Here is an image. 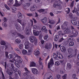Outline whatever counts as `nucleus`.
<instances>
[{"label": "nucleus", "mask_w": 79, "mask_h": 79, "mask_svg": "<svg viewBox=\"0 0 79 79\" xmlns=\"http://www.w3.org/2000/svg\"><path fill=\"white\" fill-rule=\"evenodd\" d=\"M21 4L19 3H18V1H15V5H14V6H21Z\"/></svg>", "instance_id": "obj_18"}, {"label": "nucleus", "mask_w": 79, "mask_h": 79, "mask_svg": "<svg viewBox=\"0 0 79 79\" xmlns=\"http://www.w3.org/2000/svg\"><path fill=\"white\" fill-rule=\"evenodd\" d=\"M30 5H31L30 3H26L23 6L24 9V10H27L26 7L28 8V7H29V6H30Z\"/></svg>", "instance_id": "obj_10"}, {"label": "nucleus", "mask_w": 79, "mask_h": 79, "mask_svg": "<svg viewBox=\"0 0 79 79\" xmlns=\"http://www.w3.org/2000/svg\"><path fill=\"white\" fill-rule=\"evenodd\" d=\"M59 39V36L58 35H55V36L54 41L55 42H57V41Z\"/></svg>", "instance_id": "obj_21"}, {"label": "nucleus", "mask_w": 79, "mask_h": 79, "mask_svg": "<svg viewBox=\"0 0 79 79\" xmlns=\"http://www.w3.org/2000/svg\"><path fill=\"white\" fill-rule=\"evenodd\" d=\"M17 21L20 24H21V22H22V20L21 19H17Z\"/></svg>", "instance_id": "obj_46"}, {"label": "nucleus", "mask_w": 79, "mask_h": 79, "mask_svg": "<svg viewBox=\"0 0 79 79\" xmlns=\"http://www.w3.org/2000/svg\"><path fill=\"white\" fill-rule=\"evenodd\" d=\"M54 64V63H53V59L52 58L50 60V62L48 63V68H50V67L52 66Z\"/></svg>", "instance_id": "obj_6"}, {"label": "nucleus", "mask_w": 79, "mask_h": 79, "mask_svg": "<svg viewBox=\"0 0 79 79\" xmlns=\"http://www.w3.org/2000/svg\"><path fill=\"white\" fill-rule=\"evenodd\" d=\"M33 32L35 35L37 36L39 35V32L38 31H37L35 30H33Z\"/></svg>", "instance_id": "obj_17"}, {"label": "nucleus", "mask_w": 79, "mask_h": 79, "mask_svg": "<svg viewBox=\"0 0 79 79\" xmlns=\"http://www.w3.org/2000/svg\"><path fill=\"white\" fill-rule=\"evenodd\" d=\"M2 79H6L5 77V76H4V74H3V73H2Z\"/></svg>", "instance_id": "obj_63"}, {"label": "nucleus", "mask_w": 79, "mask_h": 79, "mask_svg": "<svg viewBox=\"0 0 79 79\" xmlns=\"http://www.w3.org/2000/svg\"><path fill=\"white\" fill-rule=\"evenodd\" d=\"M22 52L23 55H26V54H27V51L26 50L24 49L23 51H22Z\"/></svg>", "instance_id": "obj_36"}, {"label": "nucleus", "mask_w": 79, "mask_h": 79, "mask_svg": "<svg viewBox=\"0 0 79 79\" xmlns=\"http://www.w3.org/2000/svg\"><path fill=\"white\" fill-rule=\"evenodd\" d=\"M67 29H72L73 30H74V28L73 26H69V27H67Z\"/></svg>", "instance_id": "obj_37"}, {"label": "nucleus", "mask_w": 79, "mask_h": 79, "mask_svg": "<svg viewBox=\"0 0 79 79\" xmlns=\"http://www.w3.org/2000/svg\"><path fill=\"white\" fill-rule=\"evenodd\" d=\"M8 58L9 59H10V60L11 59V58H12V56H11V55H9L8 56Z\"/></svg>", "instance_id": "obj_62"}, {"label": "nucleus", "mask_w": 79, "mask_h": 79, "mask_svg": "<svg viewBox=\"0 0 79 79\" xmlns=\"http://www.w3.org/2000/svg\"><path fill=\"white\" fill-rule=\"evenodd\" d=\"M2 26H3L5 27H7V24L6 23H4V22L2 23Z\"/></svg>", "instance_id": "obj_48"}, {"label": "nucleus", "mask_w": 79, "mask_h": 79, "mask_svg": "<svg viewBox=\"0 0 79 79\" xmlns=\"http://www.w3.org/2000/svg\"><path fill=\"white\" fill-rule=\"evenodd\" d=\"M53 79V77L51 76H49V77L47 78V79Z\"/></svg>", "instance_id": "obj_64"}, {"label": "nucleus", "mask_w": 79, "mask_h": 79, "mask_svg": "<svg viewBox=\"0 0 79 79\" xmlns=\"http://www.w3.org/2000/svg\"><path fill=\"white\" fill-rule=\"evenodd\" d=\"M57 57L59 58V59H63V55H62L61 54H60V55Z\"/></svg>", "instance_id": "obj_40"}, {"label": "nucleus", "mask_w": 79, "mask_h": 79, "mask_svg": "<svg viewBox=\"0 0 79 79\" xmlns=\"http://www.w3.org/2000/svg\"><path fill=\"white\" fill-rule=\"evenodd\" d=\"M56 78L57 79H61V75L59 74L57 75Z\"/></svg>", "instance_id": "obj_47"}, {"label": "nucleus", "mask_w": 79, "mask_h": 79, "mask_svg": "<svg viewBox=\"0 0 79 79\" xmlns=\"http://www.w3.org/2000/svg\"><path fill=\"white\" fill-rule=\"evenodd\" d=\"M14 60L15 61H17V62L20 63H22L23 61V60L21 58V57L17 54L15 56V57L14 58Z\"/></svg>", "instance_id": "obj_1"}, {"label": "nucleus", "mask_w": 79, "mask_h": 79, "mask_svg": "<svg viewBox=\"0 0 79 79\" xmlns=\"http://www.w3.org/2000/svg\"><path fill=\"white\" fill-rule=\"evenodd\" d=\"M49 23L51 24H54L55 23V21L54 20H50L49 21Z\"/></svg>", "instance_id": "obj_29"}, {"label": "nucleus", "mask_w": 79, "mask_h": 79, "mask_svg": "<svg viewBox=\"0 0 79 79\" xmlns=\"http://www.w3.org/2000/svg\"><path fill=\"white\" fill-rule=\"evenodd\" d=\"M74 42H71L69 43V46H70V47H73V45H74Z\"/></svg>", "instance_id": "obj_34"}, {"label": "nucleus", "mask_w": 79, "mask_h": 79, "mask_svg": "<svg viewBox=\"0 0 79 79\" xmlns=\"http://www.w3.org/2000/svg\"><path fill=\"white\" fill-rule=\"evenodd\" d=\"M33 28L34 29H37V25H34L33 26Z\"/></svg>", "instance_id": "obj_57"}, {"label": "nucleus", "mask_w": 79, "mask_h": 79, "mask_svg": "<svg viewBox=\"0 0 79 79\" xmlns=\"http://www.w3.org/2000/svg\"><path fill=\"white\" fill-rule=\"evenodd\" d=\"M76 77V74H74L73 75V79H77V78Z\"/></svg>", "instance_id": "obj_44"}, {"label": "nucleus", "mask_w": 79, "mask_h": 79, "mask_svg": "<svg viewBox=\"0 0 79 79\" xmlns=\"http://www.w3.org/2000/svg\"><path fill=\"white\" fill-rule=\"evenodd\" d=\"M67 67L69 69L71 68V64L69 63H68L67 64Z\"/></svg>", "instance_id": "obj_31"}, {"label": "nucleus", "mask_w": 79, "mask_h": 79, "mask_svg": "<svg viewBox=\"0 0 79 79\" xmlns=\"http://www.w3.org/2000/svg\"><path fill=\"white\" fill-rule=\"evenodd\" d=\"M17 16L19 19H22L23 14L20 13V12H19L17 14Z\"/></svg>", "instance_id": "obj_14"}, {"label": "nucleus", "mask_w": 79, "mask_h": 79, "mask_svg": "<svg viewBox=\"0 0 79 79\" xmlns=\"http://www.w3.org/2000/svg\"><path fill=\"white\" fill-rule=\"evenodd\" d=\"M21 43V40L19 39H17L15 40V43L16 44H18Z\"/></svg>", "instance_id": "obj_25"}, {"label": "nucleus", "mask_w": 79, "mask_h": 79, "mask_svg": "<svg viewBox=\"0 0 79 79\" xmlns=\"http://www.w3.org/2000/svg\"><path fill=\"white\" fill-rule=\"evenodd\" d=\"M72 12L73 13H74L75 12L78 16H79V10H77L75 8H74V10L72 11Z\"/></svg>", "instance_id": "obj_8"}, {"label": "nucleus", "mask_w": 79, "mask_h": 79, "mask_svg": "<svg viewBox=\"0 0 79 79\" xmlns=\"http://www.w3.org/2000/svg\"><path fill=\"white\" fill-rule=\"evenodd\" d=\"M5 8H6V9H7V10H10V8L8 6H7L6 4H5Z\"/></svg>", "instance_id": "obj_49"}, {"label": "nucleus", "mask_w": 79, "mask_h": 79, "mask_svg": "<svg viewBox=\"0 0 79 79\" xmlns=\"http://www.w3.org/2000/svg\"><path fill=\"white\" fill-rule=\"evenodd\" d=\"M73 56H73L72 54H71L68 56L67 57L68 59H70V58H73Z\"/></svg>", "instance_id": "obj_35"}, {"label": "nucleus", "mask_w": 79, "mask_h": 79, "mask_svg": "<svg viewBox=\"0 0 79 79\" xmlns=\"http://www.w3.org/2000/svg\"><path fill=\"white\" fill-rule=\"evenodd\" d=\"M7 4L9 6H10L11 4H13V1L10 0L7 2Z\"/></svg>", "instance_id": "obj_16"}, {"label": "nucleus", "mask_w": 79, "mask_h": 79, "mask_svg": "<svg viewBox=\"0 0 79 79\" xmlns=\"http://www.w3.org/2000/svg\"><path fill=\"white\" fill-rule=\"evenodd\" d=\"M32 71L33 73L34 74H39V71L35 68H33L32 69Z\"/></svg>", "instance_id": "obj_7"}, {"label": "nucleus", "mask_w": 79, "mask_h": 79, "mask_svg": "<svg viewBox=\"0 0 79 79\" xmlns=\"http://www.w3.org/2000/svg\"><path fill=\"white\" fill-rule=\"evenodd\" d=\"M30 64H31L30 65V67H31V66H36V64L34 62H32L30 63Z\"/></svg>", "instance_id": "obj_26"}, {"label": "nucleus", "mask_w": 79, "mask_h": 79, "mask_svg": "<svg viewBox=\"0 0 79 79\" xmlns=\"http://www.w3.org/2000/svg\"><path fill=\"white\" fill-rule=\"evenodd\" d=\"M1 44L3 45H6V42L2 40L1 42Z\"/></svg>", "instance_id": "obj_33"}, {"label": "nucleus", "mask_w": 79, "mask_h": 79, "mask_svg": "<svg viewBox=\"0 0 79 79\" xmlns=\"http://www.w3.org/2000/svg\"><path fill=\"white\" fill-rule=\"evenodd\" d=\"M39 64L40 66H42V67L44 68V66L42 64V62H41V61H39Z\"/></svg>", "instance_id": "obj_43"}, {"label": "nucleus", "mask_w": 79, "mask_h": 79, "mask_svg": "<svg viewBox=\"0 0 79 79\" xmlns=\"http://www.w3.org/2000/svg\"><path fill=\"white\" fill-rule=\"evenodd\" d=\"M74 1H73L71 4L70 7H71V8L73 7V6H74Z\"/></svg>", "instance_id": "obj_42"}, {"label": "nucleus", "mask_w": 79, "mask_h": 79, "mask_svg": "<svg viewBox=\"0 0 79 79\" xmlns=\"http://www.w3.org/2000/svg\"><path fill=\"white\" fill-rule=\"evenodd\" d=\"M27 16H28L31 17V16H32L33 15L32 14V13H28L27 14Z\"/></svg>", "instance_id": "obj_51"}, {"label": "nucleus", "mask_w": 79, "mask_h": 79, "mask_svg": "<svg viewBox=\"0 0 79 79\" xmlns=\"http://www.w3.org/2000/svg\"><path fill=\"white\" fill-rule=\"evenodd\" d=\"M55 64L57 66H59V65H60V62L58 61L56 62Z\"/></svg>", "instance_id": "obj_58"}, {"label": "nucleus", "mask_w": 79, "mask_h": 79, "mask_svg": "<svg viewBox=\"0 0 79 79\" xmlns=\"http://www.w3.org/2000/svg\"><path fill=\"white\" fill-rule=\"evenodd\" d=\"M72 23L74 26H77V22L75 20H73L72 21Z\"/></svg>", "instance_id": "obj_19"}, {"label": "nucleus", "mask_w": 79, "mask_h": 79, "mask_svg": "<svg viewBox=\"0 0 79 79\" xmlns=\"http://www.w3.org/2000/svg\"><path fill=\"white\" fill-rule=\"evenodd\" d=\"M37 6H36V5H34L33 6H32L31 9H30V10L31 11H35L36 9Z\"/></svg>", "instance_id": "obj_9"}, {"label": "nucleus", "mask_w": 79, "mask_h": 79, "mask_svg": "<svg viewBox=\"0 0 79 79\" xmlns=\"http://www.w3.org/2000/svg\"><path fill=\"white\" fill-rule=\"evenodd\" d=\"M48 35H46L44 37V40H47L48 38Z\"/></svg>", "instance_id": "obj_59"}, {"label": "nucleus", "mask_w": 79, "mask_h": 79, "mask_svg": "<svg viewBox=\"0 0 79 79\" xmlns=\"http://www.w3.org/2000/svg\"><path fill=\"white\" fill-rule=\"evenodd\" d=\"M58 35H62V31H60L58 32Z\"/></svg>", "instance_id": "obj_53"}, {"label": "nucleus", "mask_w": 79, "mask_h": 79, "mask_svg": "<svg viewBox=\"0 0 79 79\" xmlns=\"http://www.w3.org/2000/svg\"><path fill=\"white\" fill-rule=\"evenodd\" d=\"M5 56L7 58H8V52H5Z\"/></svg>", "instance_id": "obj_55"}, {"label": "nucleus", "mask_w": 79, "mask_h": 79, "mask_svg": "<svg viewBox=\"0 0 79 79\" xmlns=\"http://www.w3.org/2000/svg\"><path fill=\"white\" fill-rule=\"evenodd\" d=\"M11 9H12L13 11H16V10H17V8H16V7H11Z\"/></svg>", "instance_id": "obj_38"}, {"label": "nucleus", "mask_w": 79, "mask_h": 79, "mask_svg": "<svg viewBox=\"0 0 79 79\" xmlns=\"http://www.w3.org/2000/svg\"><path fill=\"white\" fill-rule=\"evenodd\" d=\"M39 12L40 13H41V12H44V11H45V9H41L39 11Z\"/></svg>", "instance_id": "obj_60"}, {"label": "nucleus", "mask_w": 79, "mask_h": 79, "mask_svg": "<svg viewBox=\"0 0 79 79\" xmlns=\"http://www.w3.org/2000/svg\"><path fill=\"white\" fill-rule=\"evenodd\" d=\"M10 32L11 33L13 36H15L16 35V32L15 31L12 30L10 31Z\"/></svg>", "instance_id": "obj_20"}, {"label": "nucleus", "mask_w": 79, "mask_h": 79, "mask_svg": "<svg viewBox=\"0 0 79 79\" xmlns=\"http://www.w3.org/2000/svg\"><path fill=\"white\" fill-rule=\"evenodd\" d=\"M45 48L46 49H50L51 48V46H50V45H48V44H46Z\"/></svg>", "instance_id": "obj_24"}, {"label": "nucleus", "mask_w": 79, "mask_h": 79, "mask_svg": "<svg viewBox=\"0 0 79 79\" xmlns=\"http://www.w3.org/2000/svg\"><path fill=\"white\" fill-rule=\"evenodd\" d=\"M62 78L63 79H66L67 78V74H65L62 76Z\"/></svg>", "instance_id": "obj_41"}, {"label": "nucleus", "mask_w": 79, "mask_h": 79, "mask_svg": "<svg viewBox=\"0 0 79 79\" xmlns=\"http://www.w3.org/2000/svg\"><path fill=\"white\" fill-rule=\"evenodd\" d=\"M34 54L36 56H38V55H39L40 54V52L38 50H36L35 51Z\"/></svg>", "instance_id": "obj_15"}, {"label": "nucleus", "mask_w": 79, "mask_h": 79, "mask_svg": "<svg viewBox=\"0 0 79 79\" xmlns=\"http://www.w3.org/2000/svg\"><path fill=\"white\" fill-rule=\"evenodd\" d=\"M60 49L62 52H66V48L63 46H61L60 47Z\"/></svg>", "instance_id": "obj_13"}, {"label": "nucleus", "mask_w": 79, "mask_h": 79, "mask_svg": "<svg viewBox=\"0 0 79 79\" xmlns=\"http://www.w3.org/2000/svg\"><path fill=\"white\" fill-rule=\"evenodd\" d=\"M53 6L54 8H60L61 7V3L59 1H56L53 5Z\"/></svg>", "instance_id": "obj_3"}, {"label": "nucleus", "mask_w": 79, "mask_h": 79, "mask_svg": "<svg viewBox=\"0 0 79 79\" xmlns=\"http://www.w3.org/2000/svg\"><path fill=\"white\" fill-rule=\"evenodd\" d=\"M29 73L27 72L23 74L24 76H28V73Z\"/></svg>", "instance_id": "obj_50"}, {"label": "nucleus", "mask_w": 79, "mask_h": 79, "mask_svg": "<svg viewBox=\"0 0 79 79\" xmlns=\"http://www.w3.org/2000/svg\"><path fill=\"white\" fill-rule=\"evenodd\" d=\"M65 31L66 32L67 34H68L70 35H68V37H74V35H72V32H71V30L69 29H68L67 28V29L65 30Z\"/></svg>", "instance_id": "obj_4"}, {"label": "nucleus", "mask_w": 79, "mask_h": 79, "mask_svg": "<svg viewBox=\"0 0 79 79\" xmlns=\"http://www.w3.org/2000/svg\"><path fill=\"white\" fill-rule=\"evenodd\" d=\"M47 19L46 18H44L43 19L41 20V21L43 22V24H44V23H46L47 22Z\"/></svg>", "instance_id": "obj_23"}, {"label": "nucleus", "mask_w": 79, "mask_h": 79, "mask_svg": "<svg viewBox=\"0 0 79 79\" xmlns=\"http://www.w3.org/2000/svg\"><path fill=\"white\" fill-rule=\"evenodd\" d=\"M64 40V39H63V38H62L60 39V40H59V42H62V41H63Z\"/></svg>", "instance_id": "obj_56"}, {"label": "nucleus", "mask_w": 79, "mask_h": 79, "mask_svg": "<svg viewBox=\"0 0 79 79\" xmlns=\"http://www.w3.org/2000/svg\"><path fill=\"white\" fill-rule=\"evenodd\" d=\"M10 69H12V70L13 69L14 73H15L16 72V71H18V69L15 68L13 64H11L10 66Z\"/></svg>", "instance_id": "obj_5"}, {"label": "nucleus", "mask_w": 79, "mask_h": 79, "mask_svg": "<svg viewBox=\"0 0 79 79\" xmlns=\"http://www.w3.org/2000/svg\"><path fill=\"white\" fill-rule=\"evenodd\" d=\"M64 26H66L67 28H68V27H69V26L68 25V23L66 21H65L64 23Z\"/></svg>", "instance_id": "obj_27"}, {"label": "nucleus", "mask_w": 79, "mask_h": 79, "mask_svg": "<svg viewBox=\"0 0 79 79\" xmlns=\"http://www.w3.org/2000/svg\"><path fill=\"white\" fill-rule=\"evenodd\" d=\"M33 49L32 48H28V51L29 53H31L32 52Z\"/></svg>", "instance_id": "obj_39"}, {"label": "nucleus", "mask_w": 79, "mask_h": 79, "mask_svg": "<svg viewBox=\"0 0 79 79\" xmlns=\"http://www.w3.org/2000/svg\"><path fill=\"white\" fill-rule=\"evenodd\" d=\"M24 45H25V48L26 49H28V48L29 47V42H26L24 44Z\"/></svg>", "instance_id": "obj_12"}, {"label": "nucleus", "mask_w": 79, "mask_h": 79, "mask_svg": "<svg viewBox=\"0 0 79 79\" xmlns=\"http://www.w3.org/2000/svg\"><path fill=\"white\" fill-rule=\"evenodd\" d=\"M72 34H73V35H74L75 36H77L78 35V32L75 30H72Z\"/></svg>", "instance_id": "obj_11"}, {"label": "nucleus", "mask_w": 79, "mask_h": 79, "mask_svg": "<svg viewBox=\"0 0 79 79\" xmlns=\"http://www.w3.org/2000/svg\"><path fill=\"white\" fill-rule=\"evenodd\" d=\"M53 57L55 59H56L57 58V56H56V54L55 53L53 54Z\"/></svg>", "instance_id": "obj_45"}, {"label": "nucleus", "mask_w": 79, "mask_h": 79, "mask_svg": "<svg viewBox=\"0 0 79 79\" xmlns=\"http://www.w3.org/2000/svg\"><path fill=\"white\" fill-rule=\"evenodd\" d=\"M24 32L26 35H28L29 33V29H26L25 30Z\"/></svg>", "instance_id": "obj_22"}, {"label": "nucleus", "mask_w": 79, "mask_h": 79, "mask_svg": "<svg viewBox=\"0 0 79 79\" xmlns=\"http://www.w3.org/2000/svg\"><path fill=\"white\" fill-rule=\"evenodd\" d=\"M56 53L57 57L60 55V54H61L59 52H57Z\"/></svg>", "instance_id": "obj_61"}, {"label": "nucleus", "mask_w": 79, "mask_h": 79, "mask_svg": "<svg viewBox=\"0 0 79 79\" xmlns=\"http://www.w3.org/2000/svg\"><path fill=\"white\" fill-rule=\"evenodd\" d=\"M17 35H18V36L20 37L21 39H24V38L25 37L24 36H23V35H22L19 33H17Z\"/></svg>", "instance_id": "obj_28"}, {"label": "nucleus", "mask_w": 79, "mask_h": 79, "mask_svg": "<svg viewBox=\"0 0 79 79\" xmlns=\"http://www.w3.org/2000/svg\"><path fill=\"white\" fill-rule=\"evenodd\" d=\"M18 74L19 75L20 77H21V71H20L19 70H18Z\"/></svg>", "instance_id": "obj_54"}, {"label": "nucleus", "mask_w": 79, "mask_h": 79, "mask_svg": "<svg viewBox=\"0 0 79 79\" xmlns=\"http://www.w3.org/2000/svg\"><path fill=\"white\" fill-rule=\"evenodd\" d=\"M14 64H15L16 65V67L17 68H19V64L18 63V62H15L14 63Z\"/></svg>", "instance_id": "obj_32"}, {"label": "nucleus", "mask_w": 79, "mask_h": 79, "mask_svg": "<svg viewBox=\"0 0 79 79\" xmlns=\"http://www.w3.org/2000/svg\"><path fill=\"white\" fill-rule=\"evenodd\" d=\"M19 47L20 49H22V48L23 47V45L22 44H21L19 45Z\"/></svg>", "instance_id": "obj_52"}, {"label": "nucleus", "mask_w": 79, "mask_h": 79, "mask_svg": "<svg viewBox=\"0 0 79 79\" xmlns=\"http://www.w3.org/2000/svg\"><path fill=\"white\" fill-rule=\"evenodd\" d=\"M10 70L8 73V74L9 75H11V74H13V71H12V69H10Z\"/></svg>", "instance_id": "obj_30"}, {"label": "nucleus", "mask_w": 79, "mask_h": 79, "mask_svg": "<svg viewBox=\"0 0 79 79\" xmlns=\"http://www.w3.org/2000/svg\"><path fill=\"white\" fill-rule=\"evenodd\" d=\"M29 40L32 43L33 42L34 44H36L37 42V40L35 36H29Z\"/></svg>", "instance_id": "obj_2"}]
</instances>
